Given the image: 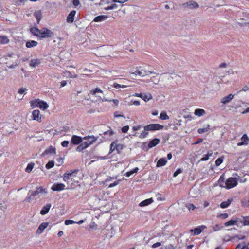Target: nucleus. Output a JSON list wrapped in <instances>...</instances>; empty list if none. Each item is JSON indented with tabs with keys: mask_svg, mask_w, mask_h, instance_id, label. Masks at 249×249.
Listing matches in <instances>:
<instances>
[{
	"mask_svg": "<svg viewBox=\"0 0 249 249\" xmlns=\"http://www.w3.org/2000/svg\"><path fill=\"white\" fill-rule=\"evenodd\" d=\"M142 128V125H136L133 126L132 127L133 136L138 137L140 139H143L148 136V131L158 130L162 129L163 128V126L158 124H152L144 126L142 132H138V131L141 130V129Z\"/></svg>",
	"mask_w": 249,
	"mask_h": 249,
	"instance_id": "1",
	"label": "nucleus"
},
{
	"mask_svg": "<svg viewBox=\"0 0 249 249\" xmlns=\"http://www.w3.org/2000/svg\"><path fill=\"white\" fill-rule=\"evenodd\" d=\"M179 76L175 73L171 74H164L160 75L159 80L155 84H158V82L160 81L163 83V86L166 88H171L175 85L174 80L177 79Z\"/></svg>",
	"mask_w": 249,
	"mask_h": 249,
	"instance_id": "2",
	"label": "nucleus"
},
{
	"mask_svg": "<svg viewBox=\"0 0 249 249\" xmlns=\"http://www.w3.org/2000/svg\"><path fill=\"white\" fill-rule=\"evenodd\" d=\"M218 184L221 187L226 188L227 189L233 188L237 186V181L235 178H228L225 182L223 177L221 176L218 180Z\"/></svg>",
	"mask_w": 249,
	"mask_h": 249,
	"instance_id": "3",
	"label": "nucleus"
},
{
	"mask_svg": "<svg viewBox=\"0 0 249 249\" xmlns=\"http://www.w3.org/2000/svg\"><path fill=\"white\" fill-rule=\"evenodd\" d=\"M89 93L91 96L97 98L96 101L102 100V101H111L110 99L106 98L104 96L103 91L98 88L91 89Z\"/></svg>",
	"mask_w": 249,
	"mask_h": 249,
	"instance_id": "4",
	"label": "nucleus"
},
{
	"mask_svg": "<svg viewBox=\"0 0 249 249\" xmlns=\"http://www.w3.org/2000/svg\"><path fill=\"white\" fill-rule=\"evenodd\" d=\"M30 103L32 107H39L43 110H45L48 108L49 107V105L46 102L44 101H41L39 99L35 100H32L30 102Z\"/></svg>",
	"mask_w": 249,
	"mask_h": 249,
	"instance_id": "5",
	"label": "nucleus"
},
{
	"mask_svg": "<svg viewBox=\"0 0 249 249\" xmlns=\"http://www.w3.org/2000/svg\"><path fill=\"white\" fill-rule=\"evenodd\" d=\"M130 73L131 74H134L135 75H139L140 76V77H144L146 75H148L149 73L150 74H156V73L155 72H152V71H147L145 69H144L142 67H140L139 68H138L136 71H131L130 72Z\"/></svg>",
	"mask_w": 249,
	"mask_h": 249,
	"instance_id": "6",
	"label": "nucleus"
},
{
	"mask_svg": "<svg viewBox=\"0 0 249 249\" xmlns=\"http://www.w3.org/2000/svg\"><path fill=\"white\" fill-rule=\"evenodd\" d=\"M77 171L74 170L71 172L66 173L64 174L63 176V180L65 182H67V183H69L68 180L69 179H73L76 176Z\"/></svg>",
	"mask_w": 249,
	"mask_h": 249,
	"instance_id": "7",
	"label": "nucleus"
},
{
	"mask_svg": "<svg viewBox=\"0 0 249 249\" xmlns=\"http://www.w3.org/2000/svg\"><path fill=\"white\" fill-rule=\"evenodd\" d=\"M53 32L46 28L41 29L40 37L41 38H50L53 36Z\"/></svg>",
	"mask_w": 249,
	"mask_h": 249,
	"instance_id": "8",
	"label": "nucleus"
},
{
	"mask_svg": "<svg viewBox=\"0 0 249 249\" xmlns=\"http://www.w3.org/2000/svg\"><path fill=\"white\" fill-rule=\"evenodd\" d=\"M237 226L241 227L243 226H249V216H242L237 218Z\"/></svg>",
	"mask_w": 249,
	"mask_h": 249,
	"instance_id": "9",
	"label": "nucleus"
},
{
	"mask_svg": "<svg viewBox=\"0 0 249 249\" xmlns=\"http://www.w3.org/2000/svg\"><path fill=\"white\" fill-rule=\"evenodd\" d=\"M84 140H87V141L83 142V144L87 145V147L89 145L93 144L97 140V138L94 136H87L83 138Z\"/></svg>",
	"mask_w": 249,
	"mask_h": 249,
	"instance_id": "10",
	"label": "nucleus"
},
{
	"mask_svg": "<svg viewBox=\"0 0 249 249\" xmlns=\"http://www.w3.org/2000/svg\"><path fill=\"white\" fill-rule=\"evenodd\" d=\"M8 57L12 58L15 59L14 62L12 64L7 65V67L10 69H14L18 65V56L13 53H11L8 54Z\"/></svg>",
	"mask_w": 249,
	"mask_h": 249,
	"instance_id": "11",
	"label": "nucleus"
},
{
	"mask_svg": "<svg viewBox=\"0 0 249 249\" xmlns=\"http://www.w3.org/2000/svg\"><path fill=\"white\" fill-rule=\"evenodd\" d=\"M183 6L185 8L191 9L197 8L199 7V5L197 2L192 0L184 3Z\"/></svg>",
	"mask_w": 249,
	"mask_h": 249,
	"instance_id": "12",
	"label": "nucleus"
},
{
	"mask_svg": "<svg viewBox=\"0 0 249 249\" xmlns=\"http://www.w3.org/2000/svg\"><path fill=\"white\" fill-rule=\"evenodd\" d=\"M234 98V95L230 94L228 95L223 97L221 99V103L223 105H226L230 103Z\"/></svg>",
	"mask_w": 249,
	"mask_h": 249,
	"instance_id": "13",
	"label": "nucleus"
},
{
	"mask_svg": "<svg viewBox=\"0 0 249 249\" xmlns=\"http://www.w3.org/2000/svg\"><path fill=\"white\" fill-rule=\"evenodd\" d=\"M65 185L63 183H55L51 187V189L53 191H61L65 189Z\"/></svg>",
	"mask_w": 249,
	"mask_h": 249,
	"instance_id": "14",
	"label": "nucleus"
},
{
	"mask_svg": "<svg viewBox=\"0 0 249 249\" xmlns=\"http://www.w3.org/2000/svg\"><path fill=\"white\" fill-rule=\"evenodd\" d=\"M206 228V226L204 225H201L198 227L195 228V229H191L190 230V232L193 233V235H199L200 234L202 231Z\"/></svg>",
	"mask_w": 249,
	"mask_h": 249,
	"instance_id": "15",
	"label": "nucleus"
},
{
	"mask_svg": "<svg viewBox=\"0 0 249 249\" xmlns=\"http://www.w3.org/2000/svg\"><path fill=\"white\" fill-rule=\"evenodd\" d=\"M32 117L34 120H36L39 122L41 121V115L38 110H34L33 111Z\"/></svg>",
	"mask_w": 249,
	"mask_h": 249,
	"instance_id": "16",
	"label": "nucleus"
},
{
	"mask_svg": "<svg viewBox=\"0 0 249 249\" xmlns=\"http://www.w3.org/2000/svg\"><path fill=\"white\" fill-rule=\"evenodd\" d=\"M49 223L48 222H43L42 223L38 228L37 230L36 231V233L37 234H40L42 233L44 230L48 227Z\"/></svg>",
	"mask_w": 249,
	"mask_h": 249,
	"instance_id": "17",
	"label": "nucleus"
},
{
	"mask_svg": "<svg viewBox=\"0 0 249 249\" xmlns=\"http://www.w3.org/2000/svg\"><path fill=\"white\" fill-rule=\"evenodd\" d=\"M82 142V139L81 137L76 135H73L71 139V143L74 145H77Z\"/></svg>",
	"mask_w": 249,
	"mask_h": 249,
	"instance_id": "18",
	"label": "nucleus"
},
{
	"mask_svg": "<svg viewBox=\"0 0 249 249\" xmlns=\"http://www.w3.org/2000/svg\"><path fill=\"white\" fill-rule=\"evenodd\" d=\"M249 139L246 134H244L241 138V142L237 143L238 146L247 145Z\"/></svg>",
	"mask_w": 249,
	"mask_h": 249,
	"instance_id": "19",
	"label": "nucleus"
},
{
	"mask_svg": "<svg viewBox=\"0 0 249 249\" xmlns=\"http://www.w3.org/2000/svg\"><path fill=\"white\" fill-rule=\"evenodd\" d=\"M51 206V204H47L44 205L40 211V214L43 215L47 214L50 209Z\"/></svg>",
	"mask_w": 249,
	"mask_h": 249,
	"instance_id": "20",
	"label": "nucleus"
},
{
	"mask_svg": "<svg viewBox=\"0 0 249 249\" xmlns=\"http://www.w3.org/2000/svg\"><path fill=\"white\" fill-rule=\"evenodd\" d=\"M48 154H53V155L55 154H56L55 148L54 147L51 146L48 149L45 150L43 152L42 155L45 156Z\"/></svg>",
	"mask_w": 249,
	"mask_h": 249,
	"instance_id": "21",
	"label": "nucleus"
},
{
	"mask_svg": "<svg viewBox=\"0 0 249 249\" xmlns=\"http://www.w3.org/2000/svg\"><path fill=\"white\" fill-rule=\"evenodd\" d=\"M76 11L73 10L71 11L68 15L67 18V20L68 22L72 23L74 20V17L75 15Z\"/></svg>",
	"mask_w": 249,
	"mask_h": 249,
	"instance_id": "22",
	"label": "nucleus"
},
{
	"mask_svg": "<svg viewBox=\"0 0 249 249\" xmlns=\"http://www.w3.org/2000/svg\"><path fill=\"white\" fill-rule=\"evenodd\" d=\"M30 31L34 36L40 37L41 30L38 29L36 27H34L30 29Z\"/></svg>",
	"mask_w": 249,
	"mask_h": 249,
	"instance_id": "23",
	"label": "nucleus"
},
{
	"mask_svg": "<svg viewBox=\"0 0 249 249\" xmlns=\"http://www.w3.org/2000/svg\"><path fill=\"white\" fill-rule=\"evenodd\" d=\"M232 198H229L227 201H223L220 204V207L222 208H227L232 202Z\"/></svg>",
	"mask_w": 249,
	"mask_h": 249,
	"instance_id": "24",
	"label": "nucleus"
},
{
	"mask_svg": "<svg viewBox=\"0 0 249 249\" xmlns=\"http://www.w3.org/2000/svg\"><path fill=\"white\" fill-rule=\"evenodd\" d=\"M153 202V199L152 198H148L145 199L142 201L140 204L139 206L141 207H143L148 205L149 204L152 203Z\"/></svg>",
	"mask_w": 249,
	"mask_h": 249,
	"instance_id": "25",
	"label": "nucleus"
},
{
	"mask_svg": "<svg viewBox=\"0 0 249 249\" xmlns=\"http://www.w3.org/2000/svg\"><path fill=\"white\" fill-rule=\"evenodd\" d=\"M160 142V140L158 138H155L151 141L148 143V147L151 148L157 145Z\"/></svg>",
	"mask_w": 249,
	"mask_h": 249,
	"instance_id": "26",
	"label": "nucleus"
},
{
	"mask_svg": "<svg viewBox=\"0 0 249 249\" xmlns=\"http://www.w3.org/2000/svg\"><path fill=\"white\" fill-rule=\"evenodd\" d=\"M237 218H236L235 219H231L227 222H226L224 225L225 226H232V225H236L237 226Z\"/></svg>",
	"mask_w": 249,
	"mask_h": 249,
	"instance_id": "27",
	"label": "nucleus"
},
{
	"mask_svg": "<svg viewBox=\"0 0 249 249\" xmlns=\"http://www.w3.org/2000/svg\"><path fill=\"white\" fill-rule=\"evenodd\" d=\"M206 114V111L203 109H196L194 111V114L198 117H201Z\"/></svg>",
	"mask_w": 249,
	"mask_h": 249,
	"instance_id": "28",
	"label": "nucleus"
},
{
	"mask_svg": "<svg viewBox=\"0 0 249 249\" xmlns=\"http://www.w3.org/2000/svg\"><path fill=\"white\" fill-rule=\"evenodd\" d=\"M40 63V60L39 59H32L30 62V66L32 67H36Z\"/></svg>",
	"mask_w": 249,
	"mask_h": 249,
	"instance_id": "29",
	"label": "nucleus"
},
{
	"mask_svg": "<svg viewBox=\"0 0 249 249\" xmlns=\"http://www.w3.org/2000/svg\"><path fill=\"white\" fill-rule=\"evenodd\" d=\"M167 163V160L165 158L160 159L157 162L156 166L157 167H162L164 166Z\"/></svg>",
	"mask_w": 249,
	"mask_h": 249,
	"instance_id": "30",
	"label": "nucleus"
},
{
	"mask_svg": "<svg viewBox=\"0 0 249 249\" xmlns=\"http://www.w3.org/2000/svg\"><path fill=\"white\" fill-rule=\"evenodd\" d=\"M141 98L145 102H147L151 99L152 96L151 94L149 93H142V95H141Z\"/></svg>",
	"mask_w": 249,
	"mask_h": 249,
	"instance_id": "31",
	"label": "nucleus"
},
{
	"mask_svg": "<svg viewBox=\"0 0 249 249\" xmlns=\"http://www.w3.org/2000/svg\"><path fill=\"white\" fill-rule=\"evenodd\" d=\"M121 147V144H117L116 142H113L110 145V151L113 152L115 149L118 150V147Z\"/></svg>",
	"mask_w": 249,
	"mask_h": 249,
	"instance_id": "32",
	"label": "nucleus"
},
{
	"mask_svg": "<svg viewBox=\"0 0 249 249\" xmlns=\"http://www.w3.org/2000/svg\"><path fill=\"white\" fill-rule=\"evenodd\" d=\"M37 45V42L34 40L28 41L26 43V46L27 48H31V47H35Z\"/></svg>",
	"mask_w": 249,
	"mask_h": 249,
	"instance_id": "33",
	"label": "nucleus"
},
{
	"mask_svg": "<svg viewBox=\"0 0 249 249\" xmlns=\"http://www.w3.org/2000/svg\"><path fill=\"white\" fill-rule=\"evenodd\" d=\"M138 170H139V168L138 167H136L133 170H132L131 171H128V172H127L125 173V176H126L127 177H129L133 174L137 173Z\"/></svg>",
	"mask_w": 249,
	"mask_h": 249,
	"instance_id": "34",
	"label": "nucleus"
},
{
	"mask_svg": "<svg viewBox=\"0 0 249 249\" xmlns=\"http://www.w3.org/2000/svg\"><path fill=\"white\" fill-rule=\"evenodd\" d=\"M9 42V40L7 37L5 36H0V43L5 44Z\"/></svg>",
	"mask_w": 249,
	"mask_h": 249,
	"instance_id": "35",
	"label": "nucleus"
},
{
	"mask_svg": "<svg viewBox=\"0 0 249 249\" xmlns=\"http://www.w3.org/2000/svg\"><path fill=\"white\" fill-rule=\"evenodd\" d=\"M86 148H87V145H85L82 142L81 144L76 148V150L77 152H80Z\"/></svg>",
	"mask_w": 249,
	"mask_h": 249,
	"instance_id": "36",
	"label": "nucleus"
},
{
	"mask_svg": "<svg viewBox=\"0 0 249 249\" xmlns=\"http://www.w3.org/2000/svg\"><path fill=\"white\" fill-rule=\"evenodd\" d=\"M212 152H208L207 154H205L200 159V161H206L209 159L210 157L212 156Z\"/></svg>",
	"mask_w": 249,
	"mask_h": 249,
	"instance_id": "37",
	"label": "nucleus"
},
{
	"mask_svg": "<svg viewBox=\"0 0 249 249\" xmlns=\"http://www.w3.org/2000/svg\"><path fill=\"white\" fill-rule=\"evenodd\" d=\"M209 125L208 124L207 126L206 127L199 128L198 129L197 132L199 134H202L204 133H206L208 131V130L210 129Z\"/></svg>",
	"mask_w": 249,
	"mask_h": 249,
	"instance_id": "38",
	"label": "nucleus"
},
{
	"mask_svg": "<svg viewBox=\"0 0 249 249\" xmlns=\"http://www.w3.org/2000/svg\"><path fill=\"white\" fill-rule=\"evenodd\" d=\"M106 18V16L101 15L97 17H96L94 19V21L95 22H100L103 21Z\"/></svg>",
	"mask_w": 249,
	"mask_h": 249,
	"instance_id": "39",
	"label": "nucleus"
},
{
	"mask_svg": "<svg viewBox=\"0 0 249 249\" xmlns=\"http://www.w3.org/2000/svg\"><path fill=\"white\" fill-rule=\"evenodd\" d=\"M160 119L163 120H168L169 119V116L167 115L166 113L165 112H162L160 116Z\"/></svg>",
	"mask_w": 249,
	"mask_h": 249,
	"instance_id": "40",
	"label": "nucleus"
},
{
	"mask_svg": "<svg viewBox=\"0 0 249 249\" xmlns=\"http://www.w3.org/2000/svg\"><path fill=\"white\" fill-rule=\"evenodd\" d=\"M118 7V5L116 3H113L111 4L110 6H108L107 7L105 8V9L106 10H113V9H116Z\"/></svg>",
	"mask_w": 249,
	"mask_h": 249,
	"instance_id": "41",
	"label": "nucleus"
},
{
	"mask_svg": "<svg viewBox=\"0 0 249 249\" xmlns=\"http://www.w3.org/2000/svg\"><path fill=\"white\" fill-rule=\"evenodd\" d=\"M34 166V163H31L28 164L26 168V172L27 173L30 172L33 169Z\"/></svg>",
	"mask_w": 249,
	"mask_h": 249,
	"instance_id": "42",
	"label": "nucleus"
},
{
	"mask_svg": "<svg viewBox=\"0 0 249 249\" xmlns=\"http://www.w3.org/2000/svg\"><path fill=\"white\" fill-rule=\"evenodd\" d=\"M54 165V162L53 161H49L46 165V168L47 169H50L53 167Z\"/></svg>",
	"mask_w": 249,
	"mask_h": 249,
	"instance_id": "43",
	"label": "nucleus"
},
{
	"mask_svg": "<svg viewBox=\"0 0 249 249\" xmlns=\"http://www.w3.org/2000/svg\"><path fill=\"white\" fill-rule=\"evenodd\" d=\"M89 230L92 229H96L97 228V225L94 222H91L89 224Z\"/></svg>",
	"mask_w": 249,
	"mask_h": 249,
	"instance_id": "44",
	"label": "nucleus"
},
{
	"mask_svg": "<svg viewBox=\"0 0 249 249\" xmlns=\"http://www.w3.org/2000/svg\"><path fill=\"white\" fill-rule=\"evenodd\" d=\"M247 246L245 245L244 243L239 244L237 247L236 249H246Z\"/></svg>",
	"mask_w": 249,
	"mask_h": 249,
	"instance_id": "45",
	"label": "nucleus"
},
{
	"mask_svg": "<svg viewBox=\"0 0 249 249\" xmlns=\"http://www.w3.org/2000/svg\"><path fill=\"white\" fill-rule=\"evenodd\" d=\"M186 207L188 209V210L191 211H193L196 207L192 204H188L186 205Z\"/></svg>",
	"mask_w": 249,
	"mask_h": 249,
	"instance_id": "46",
	"label": "nucleus"
},
{
	"mask_svg": "<svg viewBox=\"0 0 249 249\" xmlns=\"http://www.w3.org/2000/svg\"><path fill=\"white\" fill-rule=\"evenodd\" d=\"M127 87V86L126 85H120V84H117V83H115L113 84V87H114L115 88H116V89H118V88H126Z\"/></svg>",
	"mask_w": 249,
	"mask_h": 249,
	"instance_id": "47",
	"label": "nucleus"
},
{
	"mask_svg": "<svg viewBox=\"0 0 249 249\" xmlns=\"http://www.w3.org/2000/svg\"><path fill=\"white\" fill-rule=\"evenodd\" d=\"M113 134H114V132H113V130L111 129H109L108 130L104 132V134L105 135H109V136L113 135Z\"/></svg>",
	"mask_w": 249,
	"mask_h": 249,
	"instance_id": "48",
	"label": "nucleus"
},
{
	"mask_svg": "<svg viewBox=\"0 0 249 249\" xmlns=\"http://www.w3.org/2000/svg\"><path fill=\"white\" fill-rule=\"evenodd\" d=\"M5 59L7 60V62H6L7 65L9 64L11 62L13 63L15 60L14 58L8 57V55L6 56Z\"/></svg>",
	"mask_w": 249,
	"mask_h": 249,
	"instance_id": "49",
	"label": "nucleus"
},
{
	"mask_svg": "<svg viewBox=\"0 0 249 249\" xmlns=\"http://www.w3.org/2000/svg\"><path fill=\"white\" fill-rule=\"evenodd\" d=\"M223 162V159L221 158H218L215 161V164L217 166H219Z\"/></svg>",
	"mask_w": 249,
	"mask_h": 249,
	"instance_id": "50",
	"label": "nucleus"
},
{
	"mask_svg": "<svg viewBox=\"0 0 249 249\" xmlns=\"http://www.w3.org/2000/svg\"><path fill=\"white\" fill-rule=\"evenodd\" d=\"M76 223V222L72 220H66L65 221V224L66 225H69L70 224H73Z\"/></svg>",
	"mask_w": 249,
	"mask_h": 249,
	"instance_id": "51",
	"label": "nucleus"
},
{
	"mask_svg": "<svg viewBox=\"0 0 249 249\" xmlns=\"http://www.w3.org/2000/svg\"><path fill=\"white\" fill-rule=\"evenodd\" d=\"M242 203L244 207H249V200L245 199L242 201Z\"/></svg>",
	"mask_w": 249,
	"mask_h": 249,
	"instance_id": "52",
	"label": "nucleus"
},
{
	"mask_svg": "<svg viewBox=\"0 0 249 249\" xmlns=\"http://www.w3.org/2000/svg\"><path fill=\"white\" fill-rule=\"evenodd\" d=\"M129 127L128 125H126L122 128V131L123 133H126L129 130Z\"/></svg>",
	"mask_w": 249,
	"mask_h": 249,
	"instance_id": "53",
	"label": "nucleus"
},
{
	"mask_svg": "<svg viewBox=\"0 0 249 249\" xmlns=\"http://www.w3.org/2000/svg\"><path fill=\"white\" fill-rule=\"evenodd\" d=\"M69 142L68 141H64L61 142V145L63 147H67L68 146Z\"/></svg>",
	"mask_w": 249,
	"mask_h": 249,
	"instance_id": "54",
	"label": "nucleus"
},
{
	"mask_svg": "<svg viewBox=\"0 0 249 249\" xmlns=\"http://www.w3.org/2000/svg\"><path fill=\"white\" fill-rule=\"evenodd\" d=\"M161 249H175L174 247L172 245H168L164 246V247H162Z\"/></svg>",
	"mask_w": 249,
	"mask_h": 249,
	"instance_id": "55",
	"label": "nucleus"
},
{
	"mask_svg": "<svg viewBox=\"0 0 249 249\" xmlns=\"http://www.w3.org/2000/svg\"><path fill=\"white\" fill-rule=\"evenodd\" d=\"M182 172L181 170L180 169H177L174 173V174H173V176L174 177H177L178 174H179L180 173H181Z\"/></svg>",
	"mask_w": 249,
	"mask_h": 249,
	"instance_id": "56",
	"label": "nucleus"
},
{
	"mask_svg": "<svg viewBox=\"0 0 249 249\" xmlns=\"http://www.w3.org/2000/svg\"><path fill=\"white\" fill-rule=\"evenodd\" d=\"M119 183V180H118L117 181H115L114 182V183H111L109 185V188H112V187H114L116 186H117Z\"/></svg>",
	"mask_w": 249,
	"mask_h": 249,
	"instance_id": "57",
	"label": "nucleus"
},
{
	"mask_svg": "<svg viewBox=\"0 0 249 249\" xmlns=\"http://www.w3.org/2000/svg\"><path fill=\"white\" fill-rule=\"evenodd\" d=\"M160 245H161V243L158 242H156V243H154V244H153L152 246V247L153 248H155L160 246Z\"/></svg>",
	"mask_w": 249,
	"mask_h": 249,
	"instance_id": "58",
	"label": "nucleus"
},
{
	"mask_svg": "<svg viewBox=\"0 0 249 249\" xmlns=\"http://www.w3.org/2000/svg\"><path fill=\"white\" fill-rule=\"evenodd\" d=\"M73 4L75 6L77 7L80 4V2L79 0H73Z\"/></svg>",
	"mask_w": 249,
	"mask_h": 249,
	"instance_id": "59",
	"label": "nucleus"
},
{
	"mask_svg": "<svg viewBox=\"0 0 249 249\" xmlns=\"http://www.w3.org/2000/svg\"><path fill=\"white\" fill-rule=\"evenodd\" d=\"M0 209L3 212H5L6 209V207L5 206V205L2 204V203H0Z\"/></svg>",
	"mask_w": 249,
	"mask_h": 249,
	"instance_id": "60",
	"label": "nucleus"
},
{
	"mask_svg": "<svg viewBox=\"0 0 249 249\" xmlns=\"http://www.w3.org/2000/svg\"><path fill=\"white\" fill-rule=\"evenodd\" d=\"M219 217L223 219H226L228 217V214L227 213L221 214Z\"/></svg>",
	"mask_w": 249,
	"mask_h": 249,
	"instance_id": "61",
	"label": "nucleus"
},
{
	"mask_svg": "<svg viewBox=\"0 0 249 249\" xmlns=\"http://www.w3.org/2000/svg\"><path fill=\"white\" fill-rule=\"evenodd\" d=\"M26 91V89L21 88L18 90V93L19 94H23Z\"/></svg>",
	"mask_w": 249,
	"mask_h": 249,
	"instance_id": "62",
	"label": "nucleus"
},
{
	"mask_svg": "<svg viewBox=\"0 0 249 249\" xmlns=\"http://www.w3.org/2000/svg\"><path fill=\"white\" fill-rule=\"evenodd\" d=\"M35 16H36V19H37V20L38 22H39V20H40V19H41V17H40V14H39V13H35Z\"/></svg>",
	"mask_w": 249,
	"mask_h": 249,
	"instance_id": "63",
	"label": "nucleus"
},
{
	"mask_svg": "<svg viewBox=\"0 0 249 249\" xmlns=\"http://www.w3.org/2000/svg\"><path fill=\"white\" fill-rule=\"evenodd\" d=\"M111 100V101L110 102H112L114 103V104L116 105V106H118L119 105V100H117V99H110Z\"/></svg>",
	"mask_w": 249,
	"mask_h": 249,
	"instance_id": "64",
	"label": "nucleus"
}]
</instances>
